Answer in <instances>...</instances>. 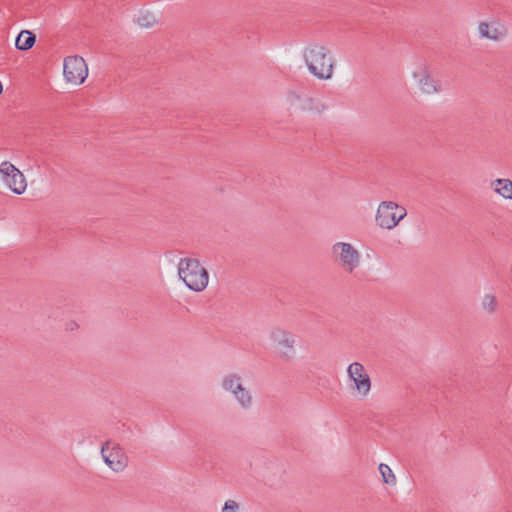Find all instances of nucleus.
Masks as SVG:
<instances>
[{
  "label": "nucleus",
  "instance_id": "obj_1",
  "mask_svg": "<svg viewBox=\"0 0 512 512\" xmlns=\"http://www.w3.org/2000/svg\"><path fill=\"white\" fill-rule=\"evenodd\" d=\"M177 274L187 289L200 293L209 285V272L205 264L196 258H182L177 265Z\"/></svg>",
  "mask_w": 512,
  "mask_h": 512
},
{
  "label": "nucleus",
  "instance_id": "obj_2",
  "mask_svg": "<svg viewBox=\"0 0 512 512\" xmlns=\"http://www.w3.org/2000/svg\"><path fill=\"white\" fill-rule=\"evenodd\" d=\"M346 385L351 395L357 399H367L373 391L371 374L364 364L358 361L347 366Z\"/></svg>",
  "mask_w": 512,
  "mask_h": 512
},
{
  "label": "nucleus",
  "instance_id": "obj_3",
  "mask_svg": "<svg viewBox=\"0 0 512 512\" xmlns=\"http://www.w3.org/2000/svg\"><path fill=\"white\" fill-rule=\"evenodd\" d=\"M304 59L309 72L320 80H327L333 74V60L329 50L319 44L306 48Z\"/></svg>",
  "mask_w": 512,
  "mask_h": 512
},
{
  "label": "nucleus",
  "instance_id": "obj_4",
  "mask_svg": "<svg viewBox=\"0 0 512 512\" xmlns=\"http://www.w3.org/2000/svg\"><path fill=\"white\" fill-rule=\"evenodd\" d=\"M404 206L394 201H382L378 204L375 213L376 225L383 230H392L406 217Z\"/></svg>",
  "mask_w": 512,
  "mask_h": 512
},
{
  "label": "nucleus",
  "instance_id": "obj_5",
  "mask_svg": "<svg viewBox=\"0 0 512 512\" xmlns=\"http://www.w3.org/2000/svg\"><path fill=\"white\" fill-rule=\"evenodd\" d=\"M89 69L83 57L70 55L63 60V77L70 86H79L88 77Z\"/></svg>",
  "mask_w": 512,
  "mask_h": 512
},
{
  "label": "nucleus",
  "instance_id": "obj_6",
  "mask_svg": "<svg viewBox=\"0 0 512 512\" xmlns=\"http://www.w3.org/2000/svg\"><path fill=\"white\" fill-rule=\"evenodd\" d=\"M332 257L337 261L345 271L353 272L361 261L360 252L350 242L339 241L331 247Z\"/></svg>",
  "mask_w": 512,
  "mask_h": 512
},
{
  "label": "nucleus",
  "instance_id": "obj_7",
  "mask_svg": "<svg viewBox=\"0 0 512 512\" xmlns=\"http://www.w3.org/2000/svg\"><path fill=\"white\" fill-rule=\"evenodd\" d=\"M0 177L4 185L17 195H22L27 190L24 174L9 161L0 163Z\"/></svg>",
  "mask_w": 512,
  "mask_h": 512
},
{
  "label": "nucleus",
  "instance_id": "obj_8",
  "mask_svg": "<svg viewBox=\"0 0 512 512\" xmlns=\"http://www.w3.org/2000/svg\"><path fill=\"white\" fill-rule=\"evenodd\" d=\"M101 454L105 464L114 472H121L128 465L125 452L115 442L107 441L102 446Z\"/></svg>",
  "mask_w": 512,
  "mask_h": 512
},
{
  "label": "nucleus",
  "instance_id": "obj_9",
  "mask_svg": "<svg viewBox=\"0 0 512 512\" xmlns=\"http://www.w3.org/2000/svg\"><path fill=\"white\" fill-rule=\"evenodd\" d=\"M269 341L280 358H289L294 353L295 340L290 333L282 329H273L269 334Z\"/></svg>",
  "mask_w": 512,
  "mask_h": 512
},
{
  "label": "nucleus",
  "instance_id": "obj_10",
  "mask_svg": "<svg viewBox=\"0 0 512 512\" xmlns=\"http://www.w3.org/2000/svg\"><path fill=\"white\" fill-rule=\"evenodd\" d=\"M477 31L481 38L492 42H499L507 35L505 24L495 18L480 21L477 25Z\"/></svg>",
  "mask_w": 512,
  "mask_h": 512
},
{
  "label": "nucleus",
  "instance_id": "obj_11",
  "mask_svg": "<svg viewBox=\"0 0 512 512\" xmlns=\"http://www.w3.org/2000/svg\"><path fill=\"white\" fill-rule=\"evenodd\" d=\"M412 81L416 93L421 96L431 97L439 92L436 81L425 68L414 71Z\"/></svg>",
  "mask_w": 512,
  "mask_h": 512
},
{
  "label": "nucleus",
  "instance_id": "obj_12",
  "mask_svg": "<svg viewBox=\"0 0 512 512\" xmlns=\"http://www.w3.org/2000/svg\"><path fill=\"white\" fill-rule=\"evenodd\" d=\"M494 194L502 200L512 201V180L509 178H496L490 183Z\"/></svg>",
  "mask_w": 512,
  "mask_h": 512
},
{
  "label": "nucleus",
  "instance_id": "obj_13",
  "mask_svg": "<svg viewBox=\"0 0 512 512\" xmlns=\"http://www.w3.org/2000/svg\"><path fill=\"white\" fill-rule=\"evenodd\" d=\"M136 24L142 29H149L158 23V17L151 10H141L136 16Z\"/></svg>",
  "mask_w": 512,
  "mask_h": 512
},
{
  "label": "nucleus",
  "instance_id": "obj_14",
  "mask_svg": "<svg viewBox=\"0 0 512 512\" xmlns=\"http://www.w3.org/2000/svg\"><path fill=\"white\" fill-rule=\"evenodd\" d=\"M36 42V36L29 30H22L15 40V46L18 50L27 51L31 49Z\"/></svg>",
  "mask_w": 512,
  "mask_h": 512
},
{
  "label": "nucleus",
  "instance_id": "obj_15",
  "mask_svg": "<svg viewBox=\"0 0 512 512\" xmlns=\"http://www.w3.org/2000/svg\"><path fill=\"white\" fill-rule=\"evenodd\" d=\"M382 483L389 487H395L397 485L398 479L393 471V469L386 463H380L377 468Z\"/></svg>",
  "mask_w": 512,
  "mask_h": 512
},
{
  "label": "nucleus",
  "instance_id": "obj_16",
  "mask_svg": "<svg viewBox=\"0 0 512 512\" xmlns=\"http://www.w3.org/2000/svg\"><path fill=\"white\" fill-rule=\"evenodd\" d=\"M480 307L485 313H495L498 307L496 296L491 293L484 294L480 300Z\"/></svg>",
  "mask_w": 512,
  "mask_h": 512
},
{
  "label": "nucleus",
  "instance_id": "obj_17",
  "mask_svg": "<svg viewBox=\"0 0 512 512\" xmlns=\"http://www.w3.org/2000/svg\"><path fill=\"white\" fill-rule=\"evenodd\" d=\"M224 387L233 394H238L239 391L243 388L239 381V378L234 376L225 379Z\"/></svg>",
  "mask_w": 512,
  "mask_h": 512
},
{
  "label": "nucleus",
  "instance_id": "obj_18",
  "mask_svg": "<svg viewBox=\"0 0 512 512\" xmlns=\"http://www.w3.org/2000/svg\"><path fill=\"white\" fill-rule=\"evenodd\" d=\"M221 512H240V505L234 500H228L224 503Z\"/></svg>",
  "mask_w": 512,
  "mask_h": 512
},
{
  "label": "nucleus",
  "instance_id": "obj_19",
  "mask_svg": "<svg viewBox=\"0 0 512 512\" xmlns=\"http://www.w3.org/2000/svg\"><path fill=\"white\" fill-rule=\"evenodd\" d=\"M242 406H246L250 403L251 397L248 392L242 388L238 394H235Z\"/></svg>",
  "mask_w": 512,
  "mask_h": 512
}]
</instances>
